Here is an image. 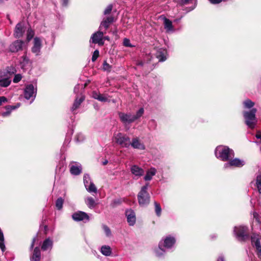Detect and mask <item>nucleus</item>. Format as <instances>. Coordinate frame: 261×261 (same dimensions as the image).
<instances>
[{"instance_id": "nucleus-16", "label": "nucleus", "mask_w": 261, "mask_h": 261, "mask_svg": "<svg viewBox=\"0 0 261 261\" xmlns=\"http://www.w3.org/2000/svg\"><path fill=\"white\" fill-rule=\"evenodd\" d=\"M251 240L252 244L256 248L258 254L261 255V245L259 236L254 234L251 236Z\"/></svg>"}, {"instance_id": "nucleus-20", "label": "nucleus", "mask_w": 261, "mask_h": 261, "mask_svg": "<svg viewBox=\"0 0 261 261\" xmlns=\"http://www.w3.org/2000/svg\"><path fill=\"white\" fill-rule=\"evenodd\" d=\"M130 145L135 149L140 150H144L145 149V146L144 144L141 143L140 139L137 137L132 139V142H130Z\"/></svg>"}, {"instance_id": "nucleus-48", "label": "nucleus", "mask_w": 261, "mask_h": 261, "mask_svg": "<svg viewBox=\"0 0 261 261\" xmlns=\"http://www.w3.org/2000/svg\"><path fill=\"white\" fill-rule=\"evenodd\" d=\"M7 101V99L5 96H1L0 97V106L2 105L3 103L6 102Z\"/></svg>"}, {"instance_id": "nucleus-40", "label": "nucleus", "mask_w": 261, "mask_h": 261, "mask_svg": "<svg viewBox=\"0 0 261 261\" xmlns=\"http://www.w3.org/2000/svg\"><path fill=\"white\" fill-rule=\"evenodd\" d=\"M92 181L91 180L89 174H85L84 175V183L85 187L88 186V184Z\"/></svg>"}, {"instance_id": "nucleus-7", "label": "nucleus", "mask_w": 261, "mask_h": 261, "mask_svg": "<svg viewBox=\"0 0 261 261\" xmlns=\"http://www.w3.org/2000/svg\"><path fill=\"white\" fill-rule=\"evenodd\" d=\"M37 88L32 85H28L26 86L24 90V96L27 99H32L34 100L36 95Z\"/></svg>"}, {"instance_id": "nucleus-43", "label": "nucleus", "mask_w": 261, "mask_h": 261, "mask_svg": "<svg viewBox=\"0 0 261 261\" xmlns=\"http://www.w3.org/2000/svg\"><path fill=\"white\" fill-rule=\"evenodd\" d=\"M102 228L107 236H110L111 234V231L110 228L107 225H102Z\"/></svg>"}, {"instance_id": "nucleus-23", "label": "nucleus", "mask_w": 261, "mask_h": 261, "mask_svg": "<svg viewBox=\"0 0 261 261\" xmlns=\"http://www.w3.org/2000/svg\"><path fill=\"white\" fill-rule=\"evenodd\" d=\"M92 97L101 102H106L108 101V95L107 94H102L96 91H93Z\"/></svg>"}, {"instance_id": "nucleus-17", "label": "nucleus", "mask_w": 261, "mask_h": 261, "mask_svg": "<svg viewBox=\"0 0 261 261\" xmlns=\"http://www.w3.org/2000/svg\"><path fill=\"white\" fill-rule=\"evenodd\" d=\"M11 83V77L5 74L4 72H0V86L7 87Z\"/></svg>"}, {"instance_id": "nucleus-1", "label": "nucleus", "mask_w": 261, "mask_h": 261, "mask_svg": "<svg viewBox=\"0 0 261 261\" xmlns=\"http://www.w3.org/2000/svg\"><path fill=\"white\" fill-rule=\"evenodd\" d=\"M215 153L217 158L222 161H227L234 155L233 150L226 146L222 145L216 147Z\"/></svg>"}, {"instance_id": "nucleus-30", "label": "nucleus", "mask_w": 261, "mask_h": 261, "mask_svg": "<svg viewBox=\"0 0 261 261\" xmlns=\"http://www.w3.org/2000/svg\"><path fill=\"white\" fill-rule=\"evenodd\" d=\"M41 258V252L39 247H36L31 257V261H39Z\"/></svg>"}, {"instance_id": "nucleus-10", "label": "nucleus", "mask_w": 261, "mask_h": 261, "mask_svg": "<svg viewBox=\"0 0 261 261\" xmlns=\"http://www.w3.org/2000/svg\"><path fill=\"white\" fill-rule=\"evenodd\" d=\"M99 30L95 33H94L91 37V39L92 42L95 44H98L99 45H102L104 44L103 41V34L104 33Z\"/></svg>"}, {"instance_id": "nucleus-21", "label": "nucleus", "mask_w": 261, "mask_h": 261, "mask_svg": "<svg viewBox=\"0 0 261 261\" xmlns=\"http://www.w3.org/2000/svg\"><path fill=\"white\" fill-rule=\"evenodd\" d=\"M114 21V19L113 16H109L104 18L99 26V30H102L103 28H104L105 30H107L109 27L110 24Z\"/></svg>"}, {"instance_id": "nucleus-36", "label": "nucleus", "mask_w": 261, "mask_h": 261, "mask_svg": "<svg viewBox=\"0 0 261 261\" xmlns=\"http://www.w3.org/2000/svg\"><path fill=\"white\" fill-rule=\"evenodd\" d=\"M256 186L258 192L261 194V175H257L256 179Z\"/></svg>"}, {"instance_id": "nucleus-45", "label": "nucleus", "mask_w": 261, "mask_h": 261, "mask_svg": "<svg viewBox=\"0 0 261 261\" xmlns=\"http://www.w3.org/2000/svg\"><path fill=\"white\" fill-rule=\"evenodd\" d=\"M99 56V51L98 50H95L93 53L92 57V61L94 62L97 59Z\"/></svg>"}, {"instance_id": "nucleus-47", "label": "nucleus", "mask_w": 261, "mask_h": 261, "mask_svg": "<svg viewBox=\"0 0 261 261\" xmlns=\"http://www.w3.org/2000/svg\"><path fill=\"white\" fill-rule=\"evenodd\" d=\"M103 68L105 70L108 71L110 70L111 66L106 61H105V62L103 64Z\"/></svg>"}, {"instance_id": "nucleus-8", "label": "nucleus", "mask_w": 261, "mask_h": 261, "mask_svg": "<svg viewBox=\"0 0 261 261\" xmlns=\"http://www.w3.org/2000/svg\"><path fill=\"white\" fill-rule=\"evenodd\" d=\"M227 163H226L224 167L227 168L229 167H242L245 164V162L243 160H241L238 158H234L233 159H230Z\"/></svg>"}, {"instance_id": "nucleus-51", "label": "nucleus", "mask_w": 261, "mask_h": 261, "mask_svg": "<svg viewBox=\"0 0 261 261\" xmlns=\"http://www.w3.org/2000/svg\"><path fill=\"white\" fill-rule=\"evenodd\" d=\"M213 4H218L220 3L222 0H208Z\"/></svg>"}, {"instance_id": "nucleus-49", "label": "nucleus", "mask_w": 261, "mask_h": 261, "mask_svg": "<svg viewBox=\"0 0 261 261\" xmlns=\"http://www.w3.org/2000/svg\"><path fill=\"white\" fill-rule=\"evenodd\" d=\"M76 139L77 141H79V142L82 141L84 139V136L81 134H78L76 136Z\"/></svg>"}, {"instance_id": "nucleus-57", "label": "nucleus", "mask_w": 261, "mask_h": 261, "mask_svg": "<svg viewBox=\"0 0 261 261\" xmlns=\"http://www.w3.org/2000/svg\"><path fill=\"white\" fill-rule=\"evenodd\" d=\"M137 65H138L142 66L143 65V63L142 61L138 62V63H137Z\"/></svg>"}, {"instance_id": "nucleus-14", "label": "nucleus", "mask_w": 261, "mask_h": 261, "mask_svg": "<svg viewBox=\"0 0 261 261\" xmlns=\"http://www.w3.org/2000/svg\"><path fill=\"white\" fill-rule=\"evenodd\" d=\"M70 171L71 174L74 175H79L82 172V166L79 163L73 162L70 165Z\"/></svg>"}, {"instance_id": "nucleus-24", "label": "nucleus", "mask_w": 261, "mask_h": 261, "mask_svg": "<svg viewBox=\"0 0 261 261\" xmlns=\"http://www.w3.org/2000/svg\"><path fill=\"white\" fill-rule=\"evenodd\" d=\"M167 51L162 48L159 49L156 53V57L159 59L160 62H163L167 59Z\"/></svg>"}, {"instance_id": "nucleus-39", "label": "nucleus", "mask_w": 261, "mask_h": 261, "mask_svg": "<svg viewBox=\"0 0 261 261\" xmlns=\"http://www.w3.org/2000/svg\"><path fill=\"white\" fill-rule=\"evenodd\" d=\"M144 113V109L143 108H140L138 112H137L136 115H133L134 120H136L140 118Z\"/></svg>"}, {"instance_id": "nucleus-35", "label": "nucleus", "mask_w": 261, "mask_h": 261, "mask_svg": "<svg viewBox=\"0 0 261 261\" xmlns=\"http://www.w3.org/2000/svg\"><path fill=\"white\" fill-rule=\"evenodd\" d=\"M15 109H16V107H14V106H8L6 107V109L7 111L2 113V116L3 117H6V116H9L10 115L11 111L13 110H14Z\"/></svg>"}, {"instance_id": "nucleus-26", "label": "nucleus", "mask_w": 261, "mask_h": 261, "mask_svg": "<svg viewBox=\"0 0 261 261\" xmlns=\"http://www.w3.org/2000/svg\"><path fill=\"white\" fill-rule=\"evenodd\" d=\"M53 243L49 238L45 239L43 242L41 248L43 251L51 250L52 248Z\"/></svg>"}, {"instance_id": "nucleus-58", "label": "nucleus", "mask_w": 261, "mask_h": 261, "mask_svg": "<svg viewBox=\"0 0 261 261\" xmlns=\"http://www.w3.org/2000/svg\"><path fill=\"white\" fill-rule=\"evenodd\" d=\"M108 162V161L107 160H105V161H103L102 162V164L103 165H106V164H107Z\"/></svg>"}, {"instance_id": "nucleus-22", "label": "nucleus", "mask_w": 261, "mask_h": 261, "mask_svg": "<svg viewBox=\"0 0 261 261\" xmlns=\"http://www.w3.org/2000/svg\"><path fill=\"white\" fill-rule=\"evenodd\" d=\"M132 173L136 177H139L142 176L144 173V170L137 165H133L130 168Z\"/></svg>"}, {"instance_id": "nucleus-4", "label": "nucleus", "mask_w": 261, "mask_h": 261, "mask_svg": "<svg viewBox=\"0 0 261 261\" xmlns=\"http://www.w3.org/2000/svg\"><path fill=\"white\" fill-rule=\"evenodd\" d=\"M236 238L241 242L246 241L249 239L248 227L244 226H235L233 229Z\"/></svg>"}, {"instance_id": "nucleus-18", "label": "nucleus", "mask_w": 261, "mask_h": 261, "mask_svg": "<svg viewBox=\"0 0 261 261\" xmlns=\"http://www.w3.org/2000/svg\"><path fill=\"white\" fill-rule=\"evenodd\" d=\"M127 221L130 226H133L136 223V215L135 212L132 210H127L125 212Z\"/></svg>"}, {"instance_id": "nucleus-46", "label": "nucleus", "mask_w": 261, "mask_h": 261, "mask_svg": "<svg viewBox=\"0 0 261 261\" xmlns=\"http://www.w3.org/2000/svg\"><path fill=\"white\" fill-rule=\"evenodd\" d=\"M112 10V6L111 5H109L104 11V14L107 15L111 12Z\"/></svg>"}, {"instance_id": "nucleus-34", "label": "nucleus", "mask_w": 261, "mask_h": 261, "mask_svg": "<svg viewBox=\"0 0 261 261\" xmlns=\"http://www.w3.org/2000/svg\"><path fill=\"white\" fill-rule=\"evenodd\" d=\"M0 248L3 253L6 250V247L4 243V237L3 232L0 230Z\"/></svg>"}, {"instance_id": "nucleus-15", "label": "nucleus", "mask_w": 261, "mask_h": 261, "mask_svg": "<svg viewBox=\"0 0 261 261\" xmlns=\"http://www.w3.org/2000/svg\"><path fill=\"white\" fill-rule=\"evenodd\" d=\"M25 31V28L24 27V24L23 23L20 22L18 23L15 27L14 36L16 38H19L21 37L24 32Z\"/></svg>"}, {"instance_id": "nucleus-31", "label": "nucleus", "mask_w": 261, "mask_h": 261, "mask_svg": "<svg viewBox=\"0 0 261 261\" xmlns=\"http://www.w3.org/2000/svg\"><path fill=\"white\" fill-rule=\"evenodd\" d=\"M100 252L105 256H110L112 253L111 248L108 245H103L101 246Z\"/></svg>"}, {"instance_id": "nucleus-29", "label": "nucleus", "mask_w": 261, "mask_h": 261, "mask_svg": "<svg viewBox=\"0 0 261 261\" xmlns=\"http://www.w3.org/2000/svg\"><path fill=\"white\" fill-rule=\"evenodd\" d=\"M1 72H4L5 74L11 78V76L16 72V70L13 66L7 67L5 69L0 71Z\"/></svg>"}, {"instance_id": "nucleus-52", "label": "nucleus", "mask_w": 261, "mask_h": 261, "mask_svg": "<svg viewBox=\"0 0 261 261\" xmlns=\"http://www.w3.org/2000/svg\"><path fill=\"white\" fill-rule=\"evenodd\" d=\"M253 217H254V218H255L256 221L259 222V219L258 218V214L256 212H254L253 213Z\"/></svg>"}, {"instance_id": "nucleus-59", "label": "nucleus", "mask_w": 261, "mask_h": 261, "mask_svg": "<svg viewBox=\"0 0 261 261\" xmlns=\"http://www.w3.org/2000/svg\"><path fill=\"white\" fill-rule=\"evenodd\" d=\"M103 39H106V40H109V37H103Z\"/></svg>"}, {"instance_id": "nucleus-55", "label": "nucleus", "mask_w": 261, "mask_h": 261, "mask_svg": "<svg viewBox=\"0 0 261 261\" xmlns=\"http://www.w3.org/2000/svg\"><path fill=\"white\" fill-rule=\"evenodd\" d=\"M68 0H63L62 5L65 6H67V5L68 4Z\"/></svg>"}, {"instance_id": "nucleus-44", "label": "nucleus", "mask_w": 261, "mask_h": 261, "mask_svg": "<svg viewBox=\"0 0 261 261\" xmlns=\"http://www.w3.org/2000/svg\"><path fill=\"white\" fill-rule=\"evenodd\" d=\"M22 79V76L20 74H17L15 75L14 79H13V82L14 83H18L19 81H20V80H21Z\"/></svg>"}, {"instance_id": "nucleus-13", "label": "nucleus", "mask_w": 261, "mask_h": 261, "mask_svg": "<svg viewBox=\"0 0 261 261\" xmlns=\"http://www.w3.org/2000/svg\"><path fill=\"white\" fill-rule=\"evenodd\" d=\"M42 47L41 40L38 37H35L34 39V44L32 47V51L36 56H39L40 54L41 48Z\"/></svg>"}, {"instance_id": "nucleus-28", "label": "nucleus", "mask_w": 261, "mask_h": 261, "mask_svg": "<svg viewBox=\"0 0 261 261\" xmlns=\"http://www.w3.org/2000/svg\"><path fill=\"white\" fill-rule=\"evenodd\" d=\"M163 19L164 28L166 31L168 32L173 31L172 21L166 17H164Z\"/></svg>"}, {"instance_id": "nucleus-3", "label": "nucleus", "mask_w": 261, "mask_h": 261, "mask_svg": "<svg viewBox=\"0 0 261 261\" xmlns=\"http://www.w3.org/2000/svg\"><path fill=\"white\" fill-rule=\"evenodd\" d=\"M149 186L148 183H146L143 186L140 191L138 194V200L140 205L142 206L147 205L150 202V195L147 192V189Z\"/></svg>"}, {"instance_id": "nucleus-50", "label": "nucleus", "mask_w": 261, "mask_h": 261, "mask_svg": "<svg viewBox=\"0 0 261 261\" xmlns=\"http://www.w3.org/2000/svg\"><path fill=\"white\" fill-rule=\"evenodd\" d=\"M81 87L82 88L83 87L82 86H80L79 84L76 85L74 89V92L75 93H77L79 92L80 89L81 88Z\"/></svg>"}, {"instance_id": "nucleus-27", "label": "nucleus", "mask_w": 261, "mask_h": 261, "mask_svg": "<svg viewBox=\"0 0 261 261\" xmlns=\"http://www.w3.org/2000/svg\"><path fill=\"white\" fill-rule=\"evenodd\" d=\"M85 203L89 208L92 209L97 205L94 199L92 197H88L85 199Z\"/></svg>"}, {"instance_id": "nucleus-2", "label": "nucleus", "mask_w": 261, "mask_h": 261, "mask_svg": "<svg viewBox=\"0 0 261 261\" xmlns=\"http://www.w3.org/2000/svg\"><path fill=\"white\" fill-rule=\"evenodd\" d=\"M257 110L252 108L249 111H245L243 112V116L245 119V123L248 127L253 129L255 127L257 122L256 117Z\"/></svg>"}, {"instance_id": "nucleus-32", "label": "nucleus", "mask_w": 261, "mask_h": 261, "mask_svg": "<svg viewBox=\"0 0 261 261\" xmlns=\"http://www.w3.org/2000/svg\"><path fill=\"white\" fill-rule=\"evenodd\" d=\"M243 105L244 106V109H250L253 108V107L255 105V103L254 102L251 101L249 99H246L243 102Z\"/></svg>"}, {"instance_id": "nucleus-37", "label": "nucleus", "mask_w": 261, "mask_h": 261, "mask_svg": "<svg viewBox=\"0 0 261 261\" xmlns=\"http://www.w3.org/2000/svg\"><path fill=\"white\" fill-rule=\"evenodd\" d=\"M64 202V199L60 197L57 199L56 202V206L58 210H61L62 208L63 204Z\"/></svg>"}, {"instance_id": "nucleus-9", "label": "nucleus", "mask_w": 261, "mask_h": 261, "mask_svg": "<svg viewBox=\"0 0 261 261\" xmlns=\"http://www.w3.org/2000/svg\"><path fill=\"white\" fill-rule=\"evenodd\" d=\"M24 44V41L22 40H15L9 45V50L11 53H17L22 50Z\"/></svg>"}, {"instance_id": "nucleus-33", "label": "nucleus", "mask_w": 261, "mask_h": 261, "mask_svg": "<svg viewBox=\"0 0 261 261\" xmlns=\"http://www.w3.org/2000/svg\"><path fill=\"white\" fill-rule=\"evenodd\" d=\"M85 188L87 191L89 193H96L97 192V188L96 187V186H95L93 182L89 184L88 186L85 187Z\"/></svg>"}, {"instance_id": "nucleus-5", "label": "nucleus", "mask_w": 261, "mask_h": 261, "mask_svg": "<svg viewBox=\"0 0 261 261\" xmlns=\"http://www.w3.org/2000/svg\"><path fill=\"white\" fill-rule=\"evenodd\" d=\"M175 242V239L171 237H167L163 243L161 241L159 245V248L155 250L156 255L158 257H161L164 254L165 251L162 248V245L167 248H170Z\"/></svg>"}, {"instance_id": "nucleus-56", "label": "nucleus", "mask_w": 261, "mask_h": 261, "mask_svg": "<svg viewBox=\"0 0 261 261\" xmlns=\"http://www.w3.org/2000/svg\"><path fill=\"white\" fill-rule=\"evenodd\" d=\"M217 261H224V258L222 256H220L217 259Z\"/></svg>"}, {"instance_id": "nucleus-19", "label": "nucleus", "mask_w": 261, "mask_h": 261, "mask_svg": "<svg viewBox=\"0 0 261 261\" xmlns=\"http://www.w3.org/2000/svg\"><path fill=\"white\" fill-rule=\"evenodd\" d=\"M84 100L85 96L84 95L82 94H81L80 96L77 95L74 100L73 104L72 107L71 108V110L72 112L75 113V110L80 107L81 103L84 101Z\"/></svg>"}, {"instance_id": "nucleus-54", "label": "nucleus", "mask_w": 261, "mask_h": 261, "mask_svg": "<svg viewBox=\"0 0 261 261\" xmlns=\"http://www.w3.org/2000/svg\"><path fill=\"white\" fill-rule=\"evenodd\" d=\"M191 0H180V3L182 5H185L188 4Z\"/></svg>"}, {"instance_id": "nucleus-41", "label": "nucleus", "mask_w": 261, "mask_h": 261, "mask_svg": "<svg viewBox=\"0 0 261 261\" xmlns=\"http://www.w3.org/2000/svg\"><path fill=\"white\" fill-rule=\"evenodd\" d=\"M34 35V32L32 30L30 29L27 31V40L29 41L30 40L32 39Z\"/></svg>"}, {"instance_id": "nucleus-53", "label": "nucleus", "mask_w": 261, "mask_h": 261, "mask_svg": "<svg viewBox=\"0 0 261 261\" xmlns=\"http://www.w3.org/2000/svg\"><path fill=\"white\" fill-rule=\"evenodd\" d=\"M37 239V237H35L33 238L31 245V249H32L34 246L35 242L36 241Z\"/></svg>"}, {"instance_id": "nucleus-38", "label": "nucleus", "mask_w": 261, "mask_h": 261, "mask_svg": "<svg viewBox=\"0 0 261 261\" xmlns=\"http://www.w3.org/2000/svg\"><path fill=\"white\" fill-rule=\"evenodd\" d=\"M154 206H155V212L156 215L160 217L161 215L162 208L159 203L156 202H154Z\"/></svg>"}, {"instance_id": "nucleus-12", "label": "nucleus", "mask_w": 261, "mask_h": 261, "mask_svg": "<svg viewBox=\"0 0 261 261\" xmlns=\"http://www.w3.org/2000/svg\"><path fill=\"white\" fill-rule=\"evenodd\" d=\"M118 115L121 121L124 124H130L135 121L133 115L131 113L119 112Z\"/></svg>"}, {"instance_id": "nucleus-11", "label": "nucleus", "mask_w": 261, "mask_h": 261, "mask_svg": "<svg viewBox=\"0 0 261 261\" xmlns=\"http://www.w3.org/2000/svg\"><path fill=\"white\" fill-rule=\"evenodd\" d=\"M72 219L75 221H83L85 222L89 221V217L87 213L82 211H79L73 213Z\"/></svg>"}, {"instance_id": "nucleus-25", "label": "nucleus", "mask_w": 261, "mask_h": 261, "mask_svg": "<svg viewBox=\"0 0 261 261\" xmlns=\"http://www.w3.org/2000/svg\"><path fill=\"white\" fill-rule=\"evenodd\" d=\"M156 173V170L155 168H150L147 171L146 174L144 177V180L145 181L151 180L152 178V177L155 175Z\"/></svg>"}, {"instance_id": "nucleus-6", "label": "nucleus", "mask_w": 261, "mask_h": 261, "mask_svg": "<svg viewBox=\"0 0 261 261\" xmlns=\"http://www.w3.org/2000/svg\"><path fill=\"white\" fill-rule=\"evenodd\" d=\"M113 138L115 142L122 147L128 148L130 145V138L126 135L118 133L115 134Z\"/></svg>"}, {"instance_id": "nucleus-42", "label": "nucleus", "mask_w": 261, "mask_h": 261, "mask_svg": "<svg viewBox=\"0 0 261 261\" xmlns=\"http://www.w3.org/2000/svg\"><path fill=\"white\" fill-rule=\"evenodd\" d=\"M123 45L126 46V47H134L135 46L134 45H133L130 43V40L128 39H127V38H124V39L123 42Z\"/></svg>"}]
</instances>
